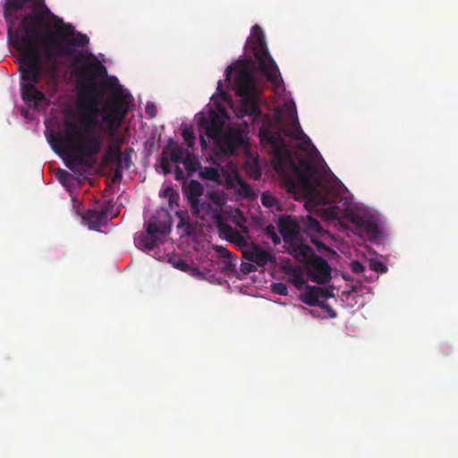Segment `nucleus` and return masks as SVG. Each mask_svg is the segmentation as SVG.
<instances>
[{"label":"nucleus","instance_id":"1","mask_svg":"<svg viewBox=\"0 0 458 458\" xmlns=\"http://www.w3.org/2000/svg\"><path fill=\"white\" fill-rule=\"evenodd\" d=\"M4 18L8 40L21 55V98L34 108L47 101L37 88L42 78L48 88L56 87L60 57H72V65L80 67L79 76L86 81L107 75L106 66L94 55L86 57L75 50L76 47H86L89 37L52 13L45 0H5Z\"/></svg>","mask_w":458,"mask_h":458},{"label":"nucleus","instance_id":"2","mask_svg":"<svg viewBox=\"0 0 458 458\" xmlns=\"http://www.w3.org/2000/svg\"><path fill=\"white\" fill-rule=\"evenodd\" d=\"M80 89L81 102L76 110H66L63 131H51L47 136L53 150L69 157L66 165L91 168L102 150L104 139L98 126L99 98L95 81H86Z\"/></svg>","mask_w":458,"mask_h":458},{"label":"nucleus","instance_id":"3","mask_svg":"<svg viewBox=\"0 0 458 458\" xmlns=\"http://www.w3.org/2000/svg\"><path fill=\"white\" fill-rule=\"evenodd\" d=\"M262 142L272 146L274 152V166L278 172H284L289 163L293 175L285 179V184L290 192L300 193L307 199V205L312 204L318 208L329 204L328 197L338 192L339 182H330L327 174L311 160L301 158L297 165L291 157L281 132L273 131L269 128L259 130Z\"/></svg>","mask_w":458,"mask_h":458},{"label":"nucleus","instance_id":"4","mask_svg":"<svg viewBox=\"0 0 458 458\" xmlns=\"http://www.w3.org/2000/svg\"><path fill=\"white\" fill-rule=\"evenodd\" d=\"M196 118L202 150L209 147L206 137L213 140L217 150L225 155H234L238 148L246 143L244 131L233 126L224 129L225 119L215 110H209L207 114L199 113Z\"/></svg>","mask_w":458,"mask_h":458},{"label":"nucleus","instance_id":"5","mask_svg":"<svg viewBox=\"0 0 458 458\" xmlns=\"http://www.w3.org/2000/svg\"><path fill=\"white\" fill-rule=\"evenodd\" d=\"M240 67L234 81L237 95L242 98L240 112L242 115H250L258 118L260 114L259 97L260 91L256 84L253 75L254 63L250 59H240L237 62Z\"/></svg>","mask_w":458,"mask_h":458},{"label":"nucleus","instance_id":"6","mask_svg":"<svg viewBox=\"0 0 458 458\" xmlns=\"http://www.w3.org/2000/svg\"><path fill=\"white\" fill-rule=\"evenodd\" d=\"M250 46L260 73L276 87L282 85L283 79L279 69L268 51L263 30L258 24L251 29Z\"/></svg>","mask_w":458,"mask_h":458},{"label":"nucleus","instance_id":"7","mask_svg":"<svg viewBox=\"0 0 458 458\" xmlns=\"http://www.w3.org/2000/svg\"><path fill=\"white\" fill-rule=\"evenodd\" d=\"M171 220L166 210L157 212L145 225L146 233H140L136 238L139 248L152 250L157 243L158 235L165 236L171 232Z\"/></svg>","mask_w":458,"mask_h":458},{"label":"nucleus","instance_id":"8","mask_svg":"<svg viewBox=\"0 0 458 458\" xmlns=\"http://www.w3.org/2000/svg\"><path fill=\"white\" fill-rule=\"evenodd\" d=\"M102 110L105 112L102 122L109 131L114 132L121 127L129 110V104L125 98L117 97L106 102Z\"/></svg>","mask_w":458,"mask_h":458},{"label":"nucleus","instance_id":"9","mask_svg":"<svg viewBox=\"0 0 458 458\" xmlns=\"http://www.w3.org/2000/svg\"><path fill=\"white\" fill-rule=\"evenodd\" d=\"M310 279L318 284H324L328 283L332 276V268L328 262L318 256L313 258L305 267Z\"/></svg>","mask_w":458,"mask_h":458},{"label":"nucleus","instance_id":"10","mask_svg":"<svg viewBox=\"0 0 458 458\" xmlns=\"http://www.w3.org/2000/svg\"><path fill=\"white\" fill-rule=\"evenodd\" d=\"M242 256L245 259L254 263L259 267H265L268 263H275V256L267 250H263L257 244H250L249 247H244Z\"/></svg>","mask_w":458,"mask_h":458},{"label":"nucleus","instance_id":"11","mask_svg":"<svg viewBox=\"0 0 458 458\" xmlns=\"http://www.w3.org/2000/svg\"><path fill=\"white\" fill-rule=\"evenodd\" d=\"M216 226L221 237L225 238L229 242L233 243L238 248L247 247L248 242L246 238L236 228H233L221 220L217 221Z\"/></svg>","mask_w":458,"mask_h":458},{"label":"nucleus","instance_id":"12","mask_svg":"<svg viewBox=\"0 0 458 458\" xmlns=\"http://www.w3.org/2000/svg\"><path fill=\"white\" fill-rule=\"evenodd\" d=\"M334 297V288H321L318 286H307L306 293L301 300L307 305L314 307L320 298L328 299Z\"/></svg>","mask_w":458,"mask_h":458},{"label":"nucleus","instance_id":"13","mask_svg":"<svg viewBox=\"0 0 458 458\" xmlns=\"http://www.w3.org/2000/svg\"><path fill=\"white\" fill-rule=\"evenodd\" d=\"M111 208L110 202L106 203L100 210L89 209L83 216L87 220L90 229L97 230L100 225H105L108 220V212Z\"/></svg>","mask_w":458,"mask_h":458},{"label":"nucleus","instance_id":"14","mask_svg":"<svg viewBox=\"0 0 458 458\" xmlns=\"http://www.w3.org/2000/svg\"><path fill=\"white\" fill-rule=\"evenodd\" d=\"M292 122L289 125L283 128V133L293 140H302L310 144V140L301 130L296 113L291 114Z\"/></svg>","mask_w":458,"mask_h":458},{"label":"nucleus","instance_id":"15","mask_svg":"<svg viewBox=\"0 0 458 458\" xmlns=\"http://www.w3.org/2000/svg\"><path fill=\"white\" fill-rule=\"evenodd\" d=\"M279 231L281 235L286 239L295 236L301 231V222L291 217H284L279 220Z\"/></svg>","mask_w":458,"mask_h":458},{"label":"nucleus","instance_id":"16","mask_svg":"<svg viewBox=\"0 0 458 458\" xmlns=\"http://www.w3.org/2000/svg\"><path fill=\"white\" fill-rule=\"evenodd\" d=\"M192 212L200 219H205L207 216H213L216 214L211 203L208 201H196V205H190Z\"/></svg>","mask_w":458,"mask_h":458},{"label":"nucleus","instance_id":"17","mask_svg":"<svg viewBox=\"0 0 458 458\" xmlns=\"http://www.w3.org/2000/svg\"><path fill=\"white\" fill-rule=\"evenodd\" d=\"M165 148H169L168 150V158L171 162L175 164H181L184 159L186 153H188L187 149H184L182 147L179 146L173 140H169L168 144Z\"/></svg>","mask_w":458,"mask_h":458},{"label":"nucleus","instance_id":"18","mask_svg":"<svg viewBox=\"0 0 458 458\" xmlns=\"http://www.w3.org/2000/svg\"><path fill=\"white\" fill-rule=\"evenodd\" d=\"M301 230L309 234H320L324 232L320 223L311 216H306L305 217L301 218Z\"/></svg>","mask_w":458,"mask_h":458},{"label":"nucleus","instance_id":"19","mask_svg":"<svg viewBox=\"0 0 458 458\" xmlns=\"http://www.w3.org/2000/svg\"><path fill=\"white\" fill-rule=\"evenodd\" d=\"M202 184L196 181L191 180L186 190V196L190 205H196V201L199 200V197L203 195Z\"/></svg>","mask_w":458,"mask_h":458},{"label":"nucleus","instance_id":"20","mask_svg":"<svg viewBox=\"0 0 458 458\" xmlns=\"http://www.w3.org/2000/svg\"><path fill=\"white\" fill-rule=\"evenodd\" d=\"M295 256L304 263V267L308 266V263L318 256L315 254L313 249L305 244H300L294 248Z\"/></svg>","mask_w":458,"mask_h":458},{"label":"nucleus","instance_id":"21","mask_svg":"<svg viewBox=\"0 0 458 458\" xmlns=\"http://www.w3.org/2000/svg\"><path fill=\"white\" fill-rule=\"evenodd\" d=\"M113 149L114 151L115 162L117 166L124 169H129L131 165V152L132 151V149L126 148L123 153H122L120 148H113L110 151L112 152Z\"/></svg>","mask_w":458,"mask_h":458},{"label":"nucleus","instance_id":"22","mask_svg":"<svg viewBox=\"0 0 458 458\" xmlns=\"http://www.w3.org/2000/svg\"><path fill=\"white\" fill-rule=\"evenodd\" d=\"M287 275L289 276V282L296 287L298 290H301L304 287L307 288V283L304 279L302 271L300 268H291Z\"/></svg>","mask_w":458,"mask_h":458},{"label":"nucleus","instance_id":"23","mask_svg":"<svg viewBox=\"0 0 458 458\" xmlns=\"http://www.w3.org/2000/svg\"><path fill=\"white\" fill-rule=\"evenodd\" d=\"M175 215L179 218L177 228L183 229V232L186 235H191L193 233L194 227L190 222V216L188 212L179 210L176 211Z\"/></svg>","mask_w":458,"mask_h":458},{"label":"nucleus","instance_id":"24","mask_svg":"<svg viewBox=\"0 0 458 458\" xmlns=\"http://www.w3.org/2000/svg\"><path fill=\"white\" fill-rule=\"evenodd\" d=\"M182 164H183L185 169L191 173L196 172L200 167L198 158L189 151L186 153V156Z\"/></svg>","mask_w":458,"mask_h":458},{"label":"nucleus","instance_id":"25","mask_svg":"<svg viewBox=\"0 0 458 458\" xmlns=\"http://www.w3.org/2000/svg\"><path fill=\"white\" fill-rule=\"evenodd\" d=\"M199 175L203 179H208L211 181H217L219 179L218 171L211 166H206L199 172Z\"/></svg>","mask_w":458,"mask_h":458},{"label":"nucleus","instance_id":"26","mask_svg":"<svg viewBox=\"0 0 458 458\" xmlns=\"http://www.w3.org/2000/svg\"><path fill=\"white\" fill-rule=\"evenodd\" d=\"M168 150H169V148H164L163 153H162V157H161V162H160V166L165 174H168L172 172V167L170 165L171 160L167 157Z\"/></svg>","mask_w":458,"mask_h":458},{"label":"nucleus","instance_id":"27","mask_svg":"<svg viewBox=\"0 0 458 458\" xmlns=\"http://www.w3.org/2000/svg\"><path fill=\"white\" fill-rule=\"evenodd\" d=\"M369 268L375 272L385 274L387 272V267L381 260L377 259H371L369 260Z\"/></svg>","mask_w":458,"mask_h":458},{"label":"nucleus","instance_id":"28","mask_svg":"<svg viewBox=\"0 0 458 458\" xmlns=\"http://www.w3.org/2000/svg\"><path fill=\"white\" fill-rule=\"evenodd\" d=\"M182 135L184 140L186 141L188 147L191 148L193 146L194 140H195L193 130L191 128L186 127L182 130Z\"/></svg>","mask_w":458,"mask_h":458},{"label":"nucleus","instance_id":"29","mask_svg":"<svg viewBox=\"0 0 458 458\" xmlns=\"http://www.w3.org/2000/svg\"><path fill=\"white\" fill-rule=\"evenodd\" d=\"M265 234L272 240V242L276 245L281 242L280 237L277 235L276 232V228L274 225H269L265 229Z\"/></svg>","mask_w":458,"mask_h":458},{"label":"nucleus","instance_id":"30","mask_svg":"<svg viewBox=\"0 0 458 458\" xmlns=\"http://www.w3.org/2000/svg\"><path fill=\"white\" fill-rule=\"evenodd\" d=\"M208 198L219 208H221L225 205V199L221 193L209 192Z\"/></svg>","mask_w":458,"mask_h":458},{"label":"nucleus","instance_id":"31","mask_svg":"<svg viewBox=\"0 0 458 458\" xmlns=\"http://www.w3.org/2000/svg\"><path fill=\"white\" fill-rule=\"evenodd\" d=\"M272 291L279 295L286 296L288 294V288L285 284L275 283L272 284Z\"/></svg>","mask_w":458,"mask_h":458},{"label":"nucleus","instance_id":"32","mask_svg":"<svg viewBox=\"0 0 458 458\" xmlns=\"http://www.w3.org/2000/svg\"><path fill=\"white\" fill-rule=\"evenodd\" d=\"M241 271L244 275L257 271V266L252 262H242L240 267Z\"/></svg>","mask_w":458,"mask_h":458},{"label":"nucleus","instance_id":"33","mask_svg":"<svg viewBox=\"0 0 458 458\" xmlns=\"http://www.w3.org/2000/svg\"><path fill=\"white\" fill-rule=\"evenodd\" d=\"M350 267L354 274H360L365 270L364 266L359 260H352L350 264Z\"/></svg>","mask_w":458,"mask_h":458},{"label":"nucleus","instance_id":"34","mask_svg":"<svg viewBox=\"0 0 458 458\" xmlns=\"http://www.w3.org/2000/svg\"><path fill=\"white\" fill-rule=\"evenodd\" d=\"M315 306H318V307L322 308L323 310H327L331 318L336 317V312L328 305V303L327 301H320L318 300V303L316 304Z\"/></svg>","mask_w":458,"mask_h":458},{"label":"nucleus","instance_id":"35","mask_svg":"<svg viewBox=\"0 0 458 458\" xmlns=\"http://www.w3.org/2000/svg\"><path fill=\"white\" fill-rule=\"evenodd\" d=\"M145 112L148 117L153 118L157 115V106L155 104L148 102L146 105Z\"/></svg>","mask_w":458,"mask_h":458},{"label":"nucleus","instance_id":"36","mask_svg":"<svg viewBox=\"0 0 458 458\" xmlns=\"http://www.w3.org/2000/svg\"><path fill=\"white\" fill-rule=\"evenodd\" d=\"M214 249L216 250V251L218 253L219 257H221V258H229L232 255V253L223 246L216 245L214 247Z\"/></svg>","mask_w":458,"mask_h":458},{"label":"nucleus","instance_id":"37","mask_svg":"<svg viewBox=\"0 0 458 458\" xmlns=\"http://www.w3.org/2000/svg\"><path fill=\"white\" fill-rule=\"evenodd\" d=\"M174 267H176L183 272H186L190 269L189 264L181 259H178L176 262H174Z\"/></svg>","mask_w":458,"mask_h":458},{"label":"nucleus","instance_id":"38","mask_svg":"<svg viewBox=\"0 0 458 458\" xmlns=\"http://www.w3.org/2000/svg\"><path fill=\"white\" fill-rule=\"evenodd\" d=\"M113 148H120L119 145H110L107 148L106 154L105 156V160L108 162L111 158L115 159L114 151H110Z\"/></svg>","mask_w":458,"mask_h":458},{"label":"nucleus","instance_id":"39","mask_svg":"<svg viewBox=\"0 0 458 458\" xmlns=\"http://www.w3.org/2000/svg\"><path fill=\"white\" fill-rule=\"evenodd\" d=\"M123 169V168L119 167V166L116 167L114 174V178H113L114 182H116V181L122 179V170Z\"/></svg>","mask_w":458,"mask_h":458},{"label":"nucleus","instance_id":"40","mask_svg":"<svg viewBox=\"0 0 458 458\" xmlns=\"http://www.w3.org/2000/svg\"><path fill=\"white\" fill-rule=\"evenodd\" d=\"M233 71V65H229L226 67L225 73V79L227 81H231Z\"/></svg>","mask_w":458,"mask_h":458},{"label":"nucleus","instance_id":"41","mask_svg":"<svg viewBox=\"0 0 458 458\" xmlns=\"http://www.w3.org/2000/svg\"><path fill=\"white\" fill-rule=\"evenodd\" d=\"M174 174H175V176H174L175 180L179 181L183 178V173L179 166L175 167Z\"/></svg>","mask_w":458,"mask_h":458},{"label":"nucleus","instance_id":"42","mask_svg":"<svg viewBox=\"0 0 458 458\" xmlns=\"http://www.w3.org/2000/svg\"><path fill=\"white\" fill-rule=\"evenodd\" d=\"M261 200H262V204L264 206H267V207H270L272 206L271 204V201L269 199V198L266 195V194H263L262 197H261Z\"/></svg>","mask_w":458,"mask_h":458},{"label":"nucleus","instance_id":"43","mask_svg":"<svg viewBox=\"0 0 458 458\" xmlns=\"http://www.w3.org/2000/svg\"><path fill=\"white\" fill-rule=\"evenodd\" d=\"M366 228L370 233H377L378 232L377 226L376 225H374V224H370V223L366 225Z\"/></svg>","mask_w":458,"mask_h":458},{"label":"nucleus","instance_id":"44","mask_svg":"<svg viewBox=\"0 0 458 458\" xmlns=\"http://www.w3.org/2000/svg\"><path fill=\"white\" fill-rule=\"evenodd\" d=\"M221 88H222V82H221V81H218V82H217V90L220 92V95L225 98L226 96V93L224 92L221 89Z\"/></svg>","mask_w":458,"mask_h":458},{"label":"nucleus","instance_id":"45","mask_svg":"<svg viewBox=\"0 0 458 458\" xmlns=\"http://www.w3.org/2000/svg\"><path fill=\"white\" fill-rule=\"evenodd\" d=\"M329 216H330L331 218H336V217H337V213H336L335 210H331V211L329 212Z\"/></svg>","mask_w":458,"mask_h":458},{"label":"nucleus","instance_id":"46","mask_svg":"<svg viewBox=\"0 0 458 458\" xmlns=\"http://www.w3.org/2000/svg\"><path fill=\"white\" fill-rule=\"evenodd\" d=\"M193 274L199 276H202V273L197 268L193 269Z\"/></svg>","mask_w":458,"mask_h":458},{"label":"nucleus","instance_id":"47","mask_svg":"<svg viewBox=\"0 0 458 458\" xmlns=\"http://www.w3.org/2000/svg\"><path fill=\"white\" fill-rule=\"evenodd\" d=\"M101 85H102V87H103V88H105V89H106V88H108V87H109V83H108V81H102Z\"/></svg>","mask_w":458,"mask_h":458},{"label":"nucleus","instance_id":"48","mask_svg":"<svg viewBox=\"0 0 458 458\" xmlns=\"http://www.w3.org/2000/svg\"><path fill=\"white\" fill-rule=\"evenodd\" d=\"M241 227H242V230L244 233H247L249 232V231H248V228H247L246 226H244V225H243V226H241Z\"/></svg>","mask_w":458,"mask_h":458}]
</instances>
